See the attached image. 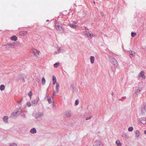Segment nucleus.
I'll return each mask as SVG.
<instances>
[{
  "mask_svg": "<svg viewBox=\"0 0 146 146\" xmlns=\"http://www.w3.org/2000/svg\"><path fill=\"white\" fill-rule=\"evenodd\" d=\"M71 115V112L70 110L66 111L63 113V117L65 118L70 117Z\"/></svg>",
  "mask_w": 146,
  "mask_h": 146,
  "instance_id": "nucleus-1",
  "label": "nucleus"
},
{
  "mask_svg": "<svg viewBox=\"0 0 146 146\" xmlns=\"http://www.w3.org/2000/svg\"><path fill=\"white\" fill-rule=\"evenodd\" d=\"M42 114L40 112L36 113L35 114V118L38 121H40L42 119V116H43Z\"/></svg>",
  "mask_w": 146,
  "mask_h": 146,
  "instance_id": "nucleus-2",
  "label": "nucleus"
},
{
  "mask_svg": "<svg viewBox=\"0 0 146 146\" xmlns=\"http://www.w3.org/2000/svg\"><path fill=\"white\" fill-rule=\"evenodd\" d=\"M5 46V49L6 50H10L11 48H13L15 46L14 44L9 43L7 44H5L4 45Z\"/></svg>",
  "mask_w": 146,
  "mask_h": 146,
  "instance_id": "nucleus-3",
  "label": "nucleus"
},
{
  "mask_svg": "<svg viewBox=\"0 0 146 146\" xmlns=\"http://www.w3.org/2000/svg\"><path fill=\"white\" fill-rule=\"evenodd\" d=\"M110 60L111 63L113 64L115 66H117V61L112 56H111Z\"/></svg>",
  "mask_w": 146,
  "mask_h": 146,
  "instance_id": "nucleus-4",
  "label": "nucleus"
},
{
  "mask_svg": "<svg viewBox=\"0 0 146 146\" xmlns=\"http://www.w3.org/2000/svg\"><path fill=\"white\" fill-rule=\"evenodd\" d=\"M17 112H13L11 115L10 117L15 119L17 116Z\"/></svg>",
  "mask_w": 146,
  "mask_h": 146,
  "instance_id": "nucleus-5",
  "label": "nucleus"
},
{
  "mask_svg": "<svg viewBox=\"0 0 146 146\" xmlns=\"http://www.w3.org/2000/svg\"><path fill=\"white\" fill-rule=\"evenodd\" d=\"M139 120L143 124H145L146 123V119L145 117L140 118Z\"/></svg>",
  "mask_w": 146,
  "mask_h": 146,
  "instance_id": "nucleus-6",
  "label": "nucleus"
},
{
  "mask_svg": "<svg viewBox=\"0 0 146 146\" xmlns=\"http://www.w3.org/2000/svg\"><path fill=\"white\" fill-rule=\"evenodd\" d=\"M96 146H103V144L99 141L97 140L95 142Z\"/></svg>",
  "mask_w": 146,
  "mask_h": 146,
  "instance_id": "nucleus-7",
  "label": "nucleus"
},
{
  "mask_svg": "<svg viewBox=\"0 0 146 146\" xmlns=\"http://www.w3.org/2000/svg\"><path fill=\"white\" fill-rule=\"evenodd\" d=\"M62 25L61 23H58L57 27H56V28L57 30L58 29L60 30L61 28H62Z\"/></svg>",
  "mask_w": 146,
  "mask_h": 146,
  "instance_id": "nucleus-8",
  "label": "nucleus"
},
{
  "mask_svg": "<svg viewBox=\"0 0 146 146\" xmlns=\"http://www.w3.org/2000/svg\"><path fill=\"white\" fill-rule=\"evenodd\" d=\"M141 112L143 114L145 113L146 112V110L145 105L142 106L141 108Z\"/></svg>",
  "mask_w": 146,
  "mask_h": 146,
  "instance_id": "nucleus-9",
  "label": "nucleus"
},
{
  "mask_svg": "<svg viewBox=\"0 0 146 146\" xmlns=\"http://www.w3.org/2000/svg\"><path fill=\"white\" fill-rule=\"evenodd\" d=\"M144 71H141L139 75L142 78H143L144 79L145 78V76L144 74Z\"/></svg>",
  "mask_w": 146,
  "mask_h": 146,
  "instance_id": "nucleus-10",
  "label": "nucleus"
},
{
  "mask_svg": "<svg viewBox=\"0 0 146 146\" xmlns=\"http://www.w3.org/2000/svg\"><path fill=\"white\" fill-rule=\"evenodd\" d=\"M8 117L7 116H5L3 118V120L5 123H8Z\"/></svg>",
  "mask_w": 146,
  "mask_h": 146,
  "instance_id": "nucleus-11",
  "label": "nucleus"
},
{
  "mask_svg": "<svg viewBox=\"0 0 146 146\" xmlns=\"http://www.w3.org/2000/svg\"><path fill=\"white\" fill-rule=\"evenodd\" d=\"M68 25L72 29H75L77 27V26L74 25V24H68Z\"/></svg>",
  "mask_w": 146,
  "mask_h": 146,
  "instance_id": "nucleus-12",
  "label": "nucleus"
},
{
  "mask_svg": "<svg viewBox=\"0 0 146 146\" xmlns=\"http://www.w3.org/2000/svg\"><path fill=\"white\" fill-rule=\"evenodd\" d=\"M122 136L125 138H128L129 137L128 135L126 133L123 132L122 133Z\"/></svg>",
  "mask_w": 146,
  "mask_h": 146,
  "instance_id": "nucleus-13",
  "label": "nucleus"
},
{
  "mask_svg": "<svg viewBox=\"0 0 146 146\" xmlns=\"http://www.w3.org/2000/svg\"><path fill=\"white\" fill-rule=\"evenodd\" d=\"M142 90V88H138L135 92V93L136 94L138 95L140 93V92Z\"/></svg>",
  "mask_w": 146,
  "mask_h": 146,
  "instance_id": "nucleus-14",
  "label": "nucleus"
},
{
  "mask_svg": "<svg viewBox=\"0 0 146 146\" xmlns=\"http://www.w3.org/2000/svg\"><path fill=\"white\" fill-rule=\"evenodd\" d=\"M30 131L31 133L32 134H34L36 132V129L34 128L31 129Z\"/></svg>",
  "mask_w": 146,
  "mask_h": 146,
  "instance_id": "nucleus-15",
  "label": "nucleus"
},
{
  "mask_svg": "<svg viewBox=\"0 0 146 146\" xmlns=\"http://www.w3.org/2000/svg\"><path fill=\"white\" fill-rule=\"evenodd\" d=\"M53 84L54 85L56 82V80L55 76L53 75L52 76Z\"/></svg>",
  "mask_w": 146,
  "mask_h": 146,
  "instance_id": "nucleus-16",
  "label": "nucleus"
},
{
  "mask_svg": "<svg viewBox=\"0 0 146 146\" xmlns=\"http://www.w3.org/2000/svg\"><path fill=\"white\" fill-rule=\"evenodd\" d=\"M18 78L19 80H23L24 79V76L23 74H21L19 75Z\"/></svg>",
  "mask_w": 146,
  "mask_h": 146,
  "instance_id": "nucleus-17",
  "label": "nucleus"
},
{
  "mask_svg": "<svg viewBox=\"0 0 146 146\" xmlns=\"http://www.w3.org/2000/svg\"><path fill=\"white\" fill-rule=\"evenodd\" d=\"M129 54L130 55H131L133 57L135 56V52L133 51L132 50H130L129 52Z\"/></svg>",
  "mask_w": 146,
  "mask_h": 146,
  "instance_id": "nucleus-18",
  "label": "nucleus"
},
{
  "mask_svg": "<svg viewBox=\"0 0 146 146\" xmlns=\"http://www.w3.org/2000/svg\"><path fill=\"white\" fill-rule=\"evenodd\" d=\"M11 39L13 41H16L17 39V37L15 35H13L11 36Z\"/></svg>",
  "mask_w": 146,
  "mask_h": 146,
  "instance_id": "nucleus-19",
  "label": "nucleus"
},
{
  "mask_svg": "<svg viewBox=\"0 0 146 146\" xmlns=\"http://www.w3.org/2000/svg\"><path fill=\"white\" fill-rule=\"evenodd\" d=\"M74 85L73 84H71L70 86V89L71 90H72V92H74Z\"/></svg>",
  "mask_w": 146,
  "mask_h": 146,
  "instance_id": "nucleus-20",
  "label": "nucleus"
},
{
  "mask_svg": "<svg viewBox=\"0 0 146 146\" xmlns=\"http://www.w3.org/2000/svg\"><path fill=\"white\" fill-rule=\"evenodd\" d=\"M135 134H136V136H135L136 137L138 138L139 136V135H140V133H139V131L138 130H137L136 131Z\"/></svg>",
  "mask_w": 146,
  "mask_h": 146,
  "instance_id": "nucleus-21",
  "label": "nucleus"
},
{
  "mask_svg": "<svg viewBox=\"0 0 146 146\" xmlns=\"http://www.w3.org/2000/svg\"><path fill=\"white\" fill-rule=\"evenodd\" d=\"M33 53H34V55H36V53L38 55H39V52L36 49H34L33 50Z\"/></svg>",
  "mask_w": 146,
  "mask_h": 146,
  "instance_id": "nucleus-22",
  "label": "nucleus"
},
{
  "mask_svg": "<svg viewBox=\"0 0 146 146\" xmlns=\"http://www.w3.org/2000/svg\"><path fill=\"white\" fill-rule=\"evenodd\" d=\"M60 86V84L59 83H56V91L57 93L58 92L59 90V88Z\"/></svg>",
  "mask_w": 146,
  "mask_h": 146,
  "instance_id": "nucleus-23",
  "label": "nucleus"
},
{
  "mask_svg": "<svg viewBox=\"0 0 146 146\" xmlns=\"http://www.w3.org/2000/svg\"><path fill=\"white\" fill-rule=\"evenodd\" d=\"M90 62L92 64H93L94 62V57L92 56L90 57Z\"/></svg>",
  "mask_w": 146,
  "mask_h": 146,
  "instance_id": "nucleus-24",
  "label": "nucleus"
},
{
  "mask_svg": "<svg viewBox=\"0 0 146 146\" xmlns=\"http://www.w3.org/2000/svg\"><path fill=\"white\" fill-rule=\"evenodd\" d=\"M5 86L3 84H2L0 86V90L1 91H2L5 89Z\"/></svg>",
  "mask_w": 146,
  "mask_h": 146,
  "instance_id": "nucleus-25",
  "label": "nucleus"
},
{
  "mask_svg": "<svg viewBox=\"0 0 146 146\" xmlns=\"http://www.w3.org/2000/svg\"><path fill=\"white\" fill-rule=\"evenodd\" d=\"M116 143L118 146H121V143L118 140H117L116 141Z\"/></svg>",
  "mask_w": 146,
  "mask_h": 146,
  "instance_id": "nucleus-26",
  "label": "nucleus"
},
{
  "mask_svg": "<svg viewBox=\"0 0 146 146\" xmlns=\"http://www.w3.org/2000/svg\"><path fill=\"white\" fill-rule=\"evenodd\" d=\"M42 84L43 85H44L46 81H45V78H42Z\"/></svg>",
  "mask_w": 146,
  "mask_h": 146,
  "instance_id": "nucleus-27",
  "label": "nucleus"
},
{
  "mask_svg": "<svg viewBox=\"0 0 146 146\" xmlns=\"http://www.w3.org/2000/svg\"><path fill=\"white\" fill-rule=\"evenodd\" d=\"M60 64L59 62H57L55 63L54 64V67L55 68L57 67L58 65H59Z\"/></svg>",
  "mask_w": 146,
  "mask_h": 146,
  "instance_id": "nucleus-28",
  "label": "nucleus"
},
{
  "mask_svg": "<svg viewBox=\"0 0 146 146\" xmlns=\"http://www.w3.org/2000/svg\"><path fill=\"white\" fill-rule=\"evenodd\" d=\"M9 146H17V145L16 143H11L10 144Z\"/></svg>",
  "mask_w": 146,
  "mask_h": 146,
  "instance_id": "nucleus-29",
  "label": "nucleus"
},
{
  "mask_svg": "<svg viewBox=\"0 0 146 146\" xmlns=\"http://www.w3.org/2000/svg\"><path fill=\"white\" fill-rule=\"evenodd\" d=\"M131 36L132 37H134L136 35V33L132 32L131 33Z\"/></svg>",
  "mask_w": 146,
  "mask_h": 146,
  "instance_id": "nucleus-30",
  "label": "nucleus"
},
{
  "mask_svg": "<svg viewBox=\"0 0 146 146\" xmlns=\"http://www.w3.org/2000/svg\"><path fill=\"white\" fill-rule=\"evenodd\" d=\"M133 129V128L132 127H129L128 129V130L129 131H131Z\"/></svg>",
  "mask_w": 146,
  "mask_h": 146,
  "instance_id": "nucleus-31",
  "label": "nucleus"
},
{
  "mask_svg": "<svg viewBox=\"0 0 146 146\" xmlns=\"http://www.w3.org/2000/svg\"><path fill=\"white\" fill-rule=\"evenodd\" d=\"M36 101H35V100H33V101L31 103H32V106H35V105H34L35 104H36Z\"/></svg>",
  "mask_w": 146,
  "mask_h": 146,
  "instance_id": "nucleus-32",
  "label": "nucleus"
},
{
  "mask_svg": "<svg viewBox=\"0 0 146 146\" xmlns=\"http://www.w3.org/2000/svg\"><path fill=\"white\" fill-rule=\"evenodd\" d=\"M28 95L30 97V98H31L32 95V93L31 91H30L29 93L28 94Z\"/></svg>",
  "mask_w": 146,
  "mask_h": 146,
  "instance_id": "nucleus-33",
  "label": "nucleus"
},
{
  "mask_svg": "<svg viewBox=\"0 0 146 146\" xmlns=\"http://www.w3.org/2000/svg\"><path fill=\"white\" fill-rule=\"evenodd\" d=\"M79 101L78 100H77L75 101V105H77L78 104Z\"/></svg>",
  "mask_w": 146,
  "mask_h": 146,
  "instance_id": "nucleus-34",
  "label": "nucleus"
},
{
  "mask_svg": "<svg viewBox=\"0 0 146 146\" xmlns=\"http://www.w3.org/2000/svg\"><path fill=\"white\" fill-rule=\"evenodd\" d=\"M20 34L22 36H24L25 35V34L23 33V31L20 32Z\"/></svg>",
  "mask_w": 146,
  "mask_h": 146,
  "instance_id": "nucleus-35",
  "label": "nucleus"
},
{
  "mask_svg": "<svg viewBox=\"0 0 146 146\" xmlns=\"http://www.w3.org/2000/svg\"><path fill=\"white\" fill-rule=\"evenodd\" d=\"M92 116H90L89 117H87L86 119V120H88V119H91L92 118Z\"/></svg>",
  "mask_w": 146,
  "mask_h": 146,
  "instance_id": "nucleus-36",
  "label": "nucleus"
},
{
  "mask_svg": "<svg viewBox=\"0 0 146 146\" xmlns=\"http://www.w3.org/2000/svg\"><path fill=\"white\" fill-rule=\"evenodd\" d=\"M48 102L49 103V104L51 103L52 102L51 101V99L50 97H49V98H48Z\"/></svg>",
  "mask_w": 146,
  "mask_h": 146,
  "instance_id": "nucleus-37",
  "label": "nucleus"
},
{
  "mask_svg": "<svg viewBox=\"0 0 146 146\" xmlns=\"http://www.w3.org/2000/svg\"><path fill=\"white\" fill-rule=\"evenodd\" d=\"M55 94H56L55 92L54 91V92H53V95L52 96V98L53 99L54 98V95H55Z\"/></svg>",
  "mask_w": 146,
  "mask_h": 146,
  "instance_id": "nucleus-38",
  "label": "nucleus"
},
{
  "mask_svg": "<svg viewBox=\"0 0 146 146\" xmlns=\"http://www.w3.org/2000/svg\"><path fill=\"white\" fill-rule=\"evenodd\" d=\"M27 105L29 107L31 106V102H28L27 103Z\"/></svg>",
  "mask_w": 146,
  "mask_h": 146,
  "instance_id": "nucleus-39",
  "label": "nucleus"
},
{
  "mask_svg": "<svg viewBox=\"0 0 146 146\" xmlns=\"http://www.w3.org/2000/svg\"><path fill=\"white\" fill-rule=\"evenodd\" d=\"M61 29H62V32L63 33H65L66 32L65 29L63 27H62V28H61Z\"/></svg>",
  "mask_w": 146,
  "mask_h": 146,
  "instance_id": "nucleus-40",
  "label": "nucleus"
},
{
  "mask_svg": "<svg viewBox=\"0 0 146 146\" xmlns=\"http://www.w3.org/2000/svg\"><path fill=\"white\" fill-rule=\"evenodd\" d=\"M21 116L24 118H25L26 117V115L24 114L21 115Z\"/></svg>",
  "mask_w": 146,
  "mask_h": 146,
  "instance_id": "nucleus-41",
  "label": "nucleus"
},
{
  "mask_svg": "<svg viewBox=\"0 0 146 146\" xmlns=\"http://www.w3.org/2000/svg\"><path fill=\"white\" fill-rule=\"evenodd\" d=\"M36 81L38 82L39 83L40 82V80L38 78H37L36 79Z\"/></svg>",
  "mask_w": 146,
  "mask_h": 146,
  "instance_id": "nucleus-42",
  "label": "nucleus"
},
{
  "mask_svg": "<svg viewBox=\"0 0 146 146\" xmlns=\"http://www.w3.org/2000/svg\"><path fill=\"white\" fill-rule=\"evenodd\" d=\"M52 102H53V107H55V108H56V107H55V105L54 104V101H52Z\"/></svg>",
  "mask_w": 146,
  "mask_h": 146,
  "instance_id": "nucleus-43",
  "label": "nucleus"
},
{
  "mask_svg": "<svg viewBox=\"0 0 146 146\" xmlns=\"http://www.w3.org/2000/svg\"><path fill=\"white\" fill-rule=\"evenodd\" d=\"M39 100V98H37V100L36 101V105H37V104L38 103V101Z\"/></svg>",
  "mask_w": 146,
  "mask_h": 146,
  "instance_id": "nucleus-44",
  "label": "nucleus"
},
{
  "mask_svg": "<svg viewBox=\"0 0 146 146\" xmlns=\"http://www.w3.org/2000/svg\"><path fill=\"white\" fill-rule=\"evenodd\" d=\"M89 36L90 37V38H91L92 36V35L91 36V35L92 34H90V33H89Z\"/></svg>",
  "mask_w": 146,
  "mask_h": 146,
  "instance_id": "nucleus-45",
  "label": "nucleus"
},
{
  "mask_svg": "<svg viewBox=\"0 0 146 146\" xmlns=\"http://www.w3.org/2000/svg\"><path fill=\"white\" fill-rule=\"evenodd\" d=\"M56 21V22H55V26H56V27H57V24H58V23H57L56 21Z\"/></svg>",
  "mask_w": 146,
  "mask_h": 146,
  "instance_id": "nucleus-46",
  "label": "nucleus"
},
{
  "mask_svg": "<svg viewBox=\"0 0 146 146\" xmlns=\"http://www.w3.org/2000/svg\"><path fill=\"white\" fill-rule=\"evenodd\" d=\"M23 31V33H25V35H26L27 34V31Z\"/></svg>",
  "mask_w": 146,
  "mask_h": 146,
  "instance_id": "nucleus-47",
  "label": "nucleus"
},
{
  "mask_svg": "<svg viewBox=\"0 0 146 146\" xmlns=\"http://www.w3.org/2000/svg\"><path fill=\"white\" fill-rule=\"evenodd\" d=\"M22 99H21V100L20 101H19L18 102V104H20L21 103V101H22Z\"/></svg>",
  "mask_w": 146,
  "mask_h": 146,
  "instance_id": "nucleus-48",
  "label": "nucleus"
},
{
  "mask_svg": "<svg viewBox=\"0 0 146 146\" xmlns=\"http://www.w3.org/2000/svg\"><path fill=\"white\" fill-rule=\"evenodd\" d=\"M86 35H87L88 37H89V33H86Z\"/></svg>",
  "mask_w": 146,
  "mask_h": 146,
  "instance_id": "nucleus-49",
  "label": "nucleus"
},
{
  "mask_svg": "<svg viewBox=\"0 0 146 146\" xmlns=\"http://www.w3.org/2000/svg\"><path fill=\"white\" fill-rule=\"evenodd\" d=\"M47 93H46V97H47V98H48L49 97L48 95H47Z\"/></svg>",
  "mask_w": 146,
  "mask_h": 146,
  "instance_id": "nucleus-50",
  "label": "nucleus"
},
{
  "mask_svg": "<svg viewBox=\"0 0 146 146\" xmlns=\"http://www.w3.org/2000/svg\"><path fill=\"white\" fill-rule=\"evenodd\" d=\"M88 30V29L86 27H85V30Z\"/></svg>",
  "mask_w": 146,
  "mask_h": 146,
  "instance_id": "nucleus-51",
  "label": "nucleus"
},
{
  "mask_svg": "<svg viewBox=\"0 0 146 146\" xmlns=\"http://www.w3.org/2000/svg\"><path fill=\"white\" fill-rule=\"evenodd\" d=\"M140 75H139L137 77V78L138 80H139V78H140Z\"/></svg>",
  "mask_w": 146,
  "mask_h": 146,
  "instance_id": "nucleus-52",
  "label": "nucleus"
},
{
  "mask_svg": "<svg viewBox=\"0 0 146 146\" xmlns=\"http://www.w3.org/2000/svg\"><path fill=\"white\" fill-rule=\"evenodd\" d=\"M114 92H112V93H111V95H112V96H113V95H114Z\"/></svg>",
  "mask_w": 146,
  "mask_h": 146,
  "instance_id": "nucleus-53",
  "label": "nucleus"
},
{
  "mask_svg": "<svg viewBox=\"0 0 146 146\" xmlns=\"http://www.w3.org/2000/svg\"><path fill=\"white\" fill-rule=\"evenodd\" d=\"M144 133L145 134H146V130H145V131H144Z\"/></svg>",
  "mask_w": 146,
  "mask_h": 146,
  "instance_id": "nucleus-54",
  "label": "nucleus"
},
{
  "mask_svg": "<svg viewBox=\"0 0 146 146\" xmlns=\"http://www.w3.org/2000/svg\"><path fill=\"white\" fill-rule=\"evenodd\" d=\"M73 23H74L73 24H74L76 23V22L75 21H73Z\"/></svg>",
  "mask_w": 146,
  "mask_h": 146,
  "instance_id": "nucleus-55",
  "label": "nucleus"
},
{
  "mask_svg": "<svg viewBox=\"0 0 146 146\" xmlns=\"http://www.w3.org/2000/svg\"><path fill=\"white\" fill-rule=\"evenodd\" d=\"M92 146H96V145L95 143V145H93Z\"/></svg>",
  "mask_w": 146,
  "mask_h": 146,
  "instance_id": "nucleus-56",
  "label": "nucleus"
},
{
  "mask_svg": "<svg viewBox=\"0 0 146 146\" xmlns=\"http://www.w3.org/2000/svg\"><path fill=\"white\" fill-rule=\"evenodd\" d=\"M49 21V20H46V22H48Z\"/></svg>",
  "mask_w": 146,
  "mask_h": 146,
  "instance_id": "nucleus-57",
  "label": "nucleus"
},
{
  "mask_svg": "<svg viewBox=\"0 0 146 146\" xmlns=\"http://www.w3.org/2000/svg\"><path fill=\"white\" fill-rule=\"evenodd\" d=\"M119 100H121V98H120V99H119Z\"/></svg>",
  "mask_w": 146,
  "mask_h": 146,
  "instance_id": "nucleus-58",
  "label": "nucleus"
},
{
  "mask_svg": "<svg viewBox=\"0 0 146 146\" xmlns=\"http://www.w3.org/2000/svg\"><path fill=\"white\" fill-rule=\"evenodd\" d=\"M19 112V111H17V112Z\"/></svg>",
  "mask_w": 146,
  "mask_h": 146,
  "instance_id": "nucleus-59",
  "label": "nucleus"
},
{
  "mask_svg": "<svg viewBox=\"0 0 146 146\" xmlns=\"http://www.w3.org/2000/svg\"><path fill=\"white\" fill-rule=\"evenodd\" d=\"M94 4H95V1L94 2Z\"/></svg>",
  "mask_w": 146,
  "mask_h": 146,
  "instance_id": "nucleus-60",
  "label": "nucleus"
},
{
  "mask_svg": "<svg viewBox=\"0 0 146 146\" xmlns=\"http://www.w3.org/2000/svg\"><path fill=\"white\" fill-rule=\"evenodd\" d=\"M125 97H123L122 98H123Z\"/></svg>",
  "mask_w": 146,
  "mask_h": 146,
  "instance_id": "nucleus-61",
  "label": "nucleus"
},
{
  "mask_svg": "<svg viewBox=\"0 0 146 146\" xmlns=\"http://www.w3.org/2000/svg\"><path fill=\"white\" fill-rule=\"evenodd\" d=\"M55 54H57V52H55Z\"/></svg>",
  "mask_w": 146,
  "mask_h": 146,
  "instance_id": "nucleus-62",
  "label": "nucleus"
},
{
  "mask_svg": "<svg viewBox=\"0 0 146 146\" xmlns=\"http://www.w3.org/2000/svg\"><path fill=\"white\" fill-rule=\"evenodd\" d=\"M59 49H58V51H59Z\"/></svg>",
  "mask_w": 146,
  "mask_h": 146,
  "instance_id": "nucleus-63",
  "label": "nucleus"
}]
</instances>
